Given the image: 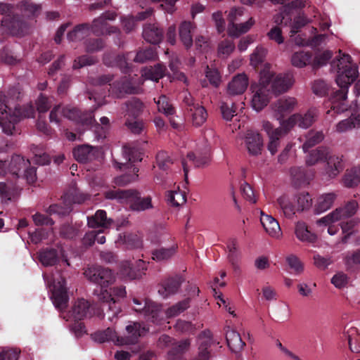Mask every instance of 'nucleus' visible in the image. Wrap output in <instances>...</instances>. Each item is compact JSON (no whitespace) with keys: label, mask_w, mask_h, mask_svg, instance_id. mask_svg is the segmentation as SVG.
<instances>
[{"label":"nucleus","mask_w":360,"mask_h":360,"mask_svg":"<svg viewBox=\"0 0 360 360\" xmlns=\"http://www.w3.org/2000/svg\"><path fill=\"white\" fill-rule=\"evenodd\" d=\"M154 101L157 104L159 111L165 115L169 116L175 113V108L169 102V99L165 95H161L158 98H155Z\"/></svg>","instance_id":"nucleus-46"},{"label":"nucleus","mask_w":360,"mask_h":360,"mask_svg":"<svg viewBox=\"0 0 360 360\" xmlns=\"http://www.w3.org/2000/svg\"><path fill=\"white\" fill-rule=\"evenodd\" d=\"M100 121L103 127L96 122V121L94 120V122L92 123V124L88 127L94 128V130L96 134V137L98 139L105 138V134L110 124V120L107 117H102L100 119Z\"/></svg>","instance_id":"nucleus-51"},{"label":"nucleus","mask_w":360,"mask_h":360,"mask_svg":"<svg viewBox=\"0 0 360 360\" xmlns=\"http://www.w3.org/2000/svg\"><path fill=\"white\" fill-rule=\"evenodd\" d=\"M277 203L287 218H292L298 212L293 198H290L289 196L283 195L277 199Z\"/></svg>","instance_id":"nucleus-35"},{"label":"nucleus","mask_w":360,"mask_h":360,"mask_svg":"<svg viewBox=\"0 0 360 360\" xmlns=\"http://www.w3.org/2000/svg\"><path fill=\"white\" fill-rule=\"evenodd\" d=\"M187 159L192 162L195 167H204L208 165L210 162V158L207 154L196 155L193 152H190L187 154Z\"/></svg>","instance_id":"nucleus-61"},{"label":"nucleus","mask_w":360,"mask_h":360,"mask_svg":"<svg viewBox=\"0 0 360 360\" xmlns=\"http://www.w3.org/2000/svg\"><path fill=\"white\" fill-rule=\"evenodd\" d=\"M146 270L147 265L142 259L125 260L120 264V273L122 276L131 280L141 278Z\"/></svg>","instance_id":"nucleus-16"},{"label":"nucleus","mask_w":360,"mask_h":360,"mask_svg":"<svg viewBox=\"0 0 360 360\" xmlns=\"http://www.w3.org/2000/svg\"><path fill=\"white\" fill-rule=\"evenodd\" d=\"M332 56L333 53L329 51H324L316 56L314 59L312 58V68L314 69H318L325 65L330 60Z\"/></svg>","instance_id":"nucleus-64"},{"label":"nucleus","mask_w":360,"mask_h":360,"mask_svg":"<svg viewBox=\"0 0 360 360\" xmlns=\"http://www.w3.org/2000/svg\"><path fill=\"white\" fill-rule=\"evenodd\" d=\"M317 115V110L316 108H311L304 115L295 114L288 120H283L282 125L283 127H289V131L295 125L307 129L314 122Z\"/></svg>","instance_id":"nucleus-15"},{"label":"nucleus","mask_w":360,"mask_h":360,"mask_svg":"<svg viewBox=\"0 0 360 360\" xmlns=\"http://www.w3.org/2000/svg\"><path fill=\"white\" fill-rule=\"evenodd\" d=\"M103 63L107 66H117L122 72L128 73L130 71V64L127 63V58L124 55H117L113 62H110L107 56L103 58Z\"/></svg>","instance_id":"nucleus-41"},{"label":"nucleus","mask_w":360,"mask_h":360,"mask_svg":"<svg viewBox=\"0 0 360 360\" xmlns=\"http://www.w3.org/2000/svg\"><path fill=\"white\" fill-rule=\"evenodd\" d=\"M13 6L8 4H0V13L4 15L1 20V26L12 34L22 32L25 27L22 18L15 15Z\"/></svg>","instance_id":"nucleus-10"},{"label":"nucleus","mask_w":360,"mask_h":360,"mask_svg":"<svg viewBox=\"0 0 360 360\" xmlns=\"http://www.w3.org/2000/svg\"><path fill=\"white\" fill-rule=\"evenodd\" d=\"M190 306V299L186 298L181 302H179L176 304L172 306L171 307L168 308L167 310V316L168 317H174L181 312L184 311L186 309H187Z\"/></svg>","instance_id":"nucleus-54"},{"label":"nucleus","mask_w":360,"mask_h":360,"mask_svg":"<svg viewBox=\"0 0 360 360\" xmlns=\"http://www.w3.org/2000/svg\"><path fill=\"white\" fill-rule=\"evenodd\" d=\"M176 252V248L172 246L169 248H160L153 251V259L158 262L163 261L170 258Z\"/></svg>","instance_id":"nucleus-58"},{"label":"nucleus","mask_w":360,"mask_h":360,"mask_svg":"<svg viewBox=\"0 0 360 360\" xmlns=\"http://www.w3.org/2000/svg\"><path fill=\"white\" fill-rule=\"evenodd\" d=\"M199 353L198 358L200 360H209L210 352L208 349L213 343L212 338L199 340Z\"/></svg>","instance_id":"nucleus-56"},{"label":"nucleus","mask_w":360,"mask_h":360,"mask_svg":"<svg viewBox=\"0 0 360 360\" xmlns=\"http://www.w3.org/2000/svg\"><path fill=\"white\" fill-rule=\"evenodd\" d=\"M267 50L262 46H257L250 56V63L255 68H257L265 59Z\"/></svg>","instance_id":"nucleus-57"},{"label":"nucleus","mask_w":360,"mask_h":360,"mask_svg":"<svg viewBox=\"0 0 360 360\" xmlns=\"http://www.w3.org/2000/svg\"><path fill=\"white\" fill-rule=\"evenodd\" d=\"M112 220L107 217V214L105 210H98L96 212L94 215L88 217L87 224L91 228H108Z\"/></svg>","instance_id":"nucleus-31"},{"label":"nucleus","mask_w":360,"mask_h":360,"mask_svg":"<svg viewBox=\"0 0 360 360\" xmlns=\"http://www.w3.org/2000/svg\"><path fill=\"white\" fill-rule=\"evenodd\" d=\"M260 221L266 233L271 237L278 238L281 235V229L278 221L271 215L261 212Z\"/></svg>","instance_id":"nucleus-25"},{"label":"nucleus","mask_w":360,"mask_h":360,"mask_svg":"<svg viewBox=\"0 0 360 360\" xmlns=\"http://www.w3.org/2000/svg\"><path fill=\"white\" fill-rule=\"evenodd\" d=\"M62 115L69 120L80 123L82 126L89 127L94 122V112H82L77 108H64L61 111Z\"/></svg>","instance_id":"nucleus-18"},{"label":"nucleus","mask_w":360,"mask_h":360,"mask_svg":"<svg viewBox=\"0 0 360 360\" xmlns=\"http://www.w3.org/2000/svg\"><path fill=\"white\" fill-rule=\"evenodd\" d=\"M39 259L45 266H53L58 261V250L53 248L46 249L40 252Z\"/></svg>","instance_id":"nucleus-44"},{"label":"nucleus","mask_w":360,"mask_h":360,"mask_svg":"<svg viewBox=\"0 0 360 360\" xmlns=\"http://www.w3.org/2000/svg\"><path fill=\"white\" fill-rule=\"evenodd\" d=\"M248 86V77L243 74H238L229 83L227 91L230 95H240L243 94Z\"/></svg>","instance_id":"nucleus-24"},{"label":"nucleus","mask_w":360,"mask_h":360,"mask_svg":"<svg viewBox=\"0 0 360 360\" xmlns=\"http://www.w3.org/2000/svg\"><path fill=\"white\" fill-rule=\"evenodd\" d=\"M263 129L269 138V142L267 146L268 150L271 155H274L281 146L282 137L289 131V127H283L281 121V127L274 129L273 125L269 122L266 121L263 122Z\"/></svg>","instance_id":"nucleus-14"},{"label":"nucleus","mask_w":360,"mask_h":360,"mask_svg":"<svg viewBox=\"0 0 360 360\" xmlns=\"http://www.w3.org/2000/svg\"><path fill=\"white\" fill-rule=\"evenodd\" d=\"M190 346L188 340H181L172 344V348L167 352L168 360H176L180 358L182 354L188 350Z\"/></svg>","instance_id":"nucleus-38"},{"label":"nucleus","mask_w":360,"mask_h":360,"mask_svg":"<svg viewBox=\"0 0 360 360\" xmlns=\"http://www.w3.org/2000/svg\"><path fill=\"white\" fill-rule=\"evenodd\" d=\"M344 184L346 187L352 188L360 183V167L347 169L344 176Z\"/></svg>","instance_id":"nucleus-42"},{"label":"nucleus","mask_w":360,"mask_h":360,"mask_svg":"<svg viewBox=\"0 0 360 360\" xmlns=\"http://www.w3.org/2000/svg\"><path fill=\"white\" fill-rule=\"evenodd\" d=\"M72 154L77 162L86 163L93 161L98 157L99 149L96 146L83 144L75 147L72 150Z\"/></svg>","instance_id":"nucleus-19"},{"label":"nucleus","mask_w":360,"mask_h":360,"mask_svg":"<svg viewBox=\"0 0 360 360\" xmlns=\"http://www.w3.org/2000/svg\"><path fill=\"white\" fill-rule=\"evenodd\" d=\"M336 195L333 193H325L321 195L316 205V211L318 213L323 212L331 207L335 200Z\"/></svg>","instance_id":"nucleus-40"},{"label":"nucleus","mask_w":360,"mask_h":360,"mask_svg":"<svg viewBox=\"0 0 360 360\" xmlns=\"http://www.w3.org/2000/svg\"><path fill=\"white\" fill-rule=\"evenodd\" d=\"M312 57L313 54L310 51H297L292 54L291 63L296 68H304L307 65H312Z\"/></svg>","instance_id":"nucleus-37"},{"label":"nucleus","mask_w":360,"mask_h":360,"mask_svg":"<svg viewBox=\"0 0 360 360\" xmlns=\"http://www.w3.org/2000/svg\"><path fill=\"white\" fill-rule=\"evenodd\" d=\"M347 338L350 350L354 353L360 352V335L356 328L347 331Z\"/></svg>","instance_id":"nucleus-52"},{"label":"nucleus","mask_w":360,"mask_h":360,"mask_svg":"<svg viewBox=\"0 0 360 360\" xmlns=\"http://www.w3.org/2000/svg\"><path fill=\"white\" fill-rule=\"evenodd\" d=\"M70 316L75 321H81L87 317L89 314V304L84 299H79L74 304L71 311L69 312Z\"/></svg>","instance_id":"nucleus-30"},{"label":"nucleus","mask_w":360,"mask_h":360,"mask_svg":"<svg viewBox=\"0 0 360 360\" xmlns=\"http://www.w3.org/2000/svg\"><path fill=\"white\" fill-rule=\"evenodd\" d=\"M156 164L160 169L167 171L173 164V160L167 152L160 151L156 155Z\"/></svg>","instance_id":"nucleus-53"},{"label":"nucleus","mask_w":360,"mask_h":360,"mask_svg":"<svg viewBox=\"0 0 360 360\" xmlns=\"http://www.w3.org/2000/svg\"><path fill=\"white\" fill-rule=\"evenodd\" d=\"M85 50L88 53H94L102 50L105 46V42L102 39H89L84 42Z\"/></svg>","instance_id":"nucleus-60"},{"label":"nucleus","mask_w":360,"mask_h":360,"mask_svg":"<svg viewBox=\"0 0 360 360\" xmlns=\"http://www.w3.org/2000/svg\"><path fill=\"white\" fill-rule=\"evenodd\" d=\"M292 79L288 74H278L274 76L270 71L269 65L260 72L259 86L252 98V106L257 110H262L267 105L271 94H280L285 92L292 86Z\"/></svg>","instance_id":"nucleus-2"},{"label":"nucleus","mask_w":360,"mask_h":360,"mask_svg":"<svg viewBox=\"0 0 360 360\" xmlns=\"http://www.w3.org/2000/svg\"><path fill=\"white\" fill-rule=\"evenodd\" d=\"M79 230L70 224H63L61 225L59 231L60 236L66 239H73L78 234Z\"/></svg>","instance_id":"nucleus-62"},{"label":"nucleus","mask_w":360,"mask_h":360,"mask_svg":"<svg viewBox=\"0 0 360 360\" xmlns=\"http://www.w3.org/2000/svg\"><path fill=\"white\" fill-rule=\"evenodd\" d=\"M195 28L194 23L190 21H184L179 25V39L186 49H190L193 45L192 32Z\"/></svg>","instance_id":"nucleus-28"},{"label":"nucleus","mask_w":360,"mask_h":360,"mask_svg":"<svg viewBox=\"0 0 360 360\" xmlns=\"http://www.w3.org/2000/svg\"><path fill=\"white\" fill-rule=\"evenodd\" d=\"M18 7L22 14L28 18L37 17L41 11V5L34 4L31 0L22 1L18 4Z\"/></svg>","instance_id":"nucleus-36"},{"label":"nucleus","mask_w":360,"mask_h":360,"mask_svg":"<svg viewBox=\"0 0 360 360\" xmlns=\"http://www.w3.org/2000/svg\"><path fill=\"white\" fill-rule=\"evenodd\" d=\"M184 281L183 277L179 275L169 277L162 282L159 288V294L164 298H167L169 295L176 293Z\"/></svg>","instance_id":"nucleus-21"},{"label":"nucleus","mask_w":360,"mask_h":360,"mask_svg":"<svg viewBox=\"0 0 360 360\" xmlns=\"http://www.w3.org/2000/svg\"><path fill=\"white\" fill-rule=\"evenodd\" d=\"M72 211L70 205H62L53 204L49 206L48 212L49 214H57L60 217L68 215Z\"/></svg>","instance_id":"nucleus-63"},{"label":"nucleus","mask_w":360,"mask_h":360,"mask_svg":"<svg viewBox=\"0 0 360 360\" xmlns=\"http://www.w3.org/2000/svg\"><path fill=\"white\" fill-rule=\"evenodd\" d=\"M352 129H360V114L352 113L336 125V131L339 133H345Z\"/></svg>","instance_id":"nucleus-34"},{"label":"nucleus","mask_w":360,"mask_h":360,"mask_svg":"<svg viewBox=\"0 0 360 360\" xmlns=\"http://www.w3.org/2000/svg\"><path fill=\"white\" fill-rule=\"evenodd\" d=\"M324 138L321 131H310L306 136V141L302 145V149L307 152L310 148L319 143Z\"/></svg>","instance_id":"nucleus-48"},{"label":"nucleus","mask_w":360,"mask_h":360,"mask_svg":"<svg viewBox=\"0 0 360 360\" xmlns=\"http://www.w3.org/2000/svg\"><path fill=\"white\" fill-rule=\"evenodd\" d=\"M84 274L89 281L100 286V292L115 281V276L112 271L100 266L87 267L84 270Z\"/></svg>","instance_id":"nucleus-11"},{"label":"nucleus","mask_w":360,"mask_h":360,"mask_svg":"<svg viewBox=\"0 0 360 360\" xmlns=\"http://www.w3.org/2000/svg\"><path fill=\"white\" fill-rule=\"evenodd\" d=\"M272 2L283 4V10L281 14L276 17L275 22L283 23V20L287 18V21H291L290 14L293 10L301 8L304 6V3L301 0H292L286 4L287 0H271Z\"/></svg>","instance_id":"nucleus-22"},{"label":"nucleus","mask_w":360,"mask_h":360,"mask_svg":"<svg viewBox=\"0 0 360 360\" xmlns=\"http://www.w3.org/2000/svg\"><path fill=\"white\" fill-rule=\"evenodd\" d=\"M296 237L302 242L314 243L317 240V236L312 233L303 221H298L295 226Z\"/></svg>","instance_id":"nucleus-33"},{"label":"nucleus","mask_w":360,"mask_h":360,"mask_svg":"<svg viewBox=\"0 0 360 360\" xmlns=\"http://www.w3.org/2000/svg\"><path fill=\"white\" fill-rule=\"evenodd\" d=\"M143 37L150 44H158L163 39V31L156 24H146L143 26Z\"/></svg>","instance_id":"nucleus-26"},{"label":"nucleus","mask_w":360,"mask_h":360,"mask_svg":"<svg viewBox=\"0 0 360 360\" xmlns=\"http://www.w3.org/2000/svg\"><path fill=\"white\" fill-rule=\"evenodd\" d=\"M157 58L155 49L148 47L137 52L134 60L136 63H143L148 60H155Z\"/></svg>","instance_id":"nucleus-50"},{"label":"nucleus","mask_w":360,"mask_h":360,"mask_svg":"<svg viewBox=\"0 0 360 360\" xmlns=\"http://www.w3.org/2000/svg\"><path fill=\"white\" fill-rule=\"evenodd\" d=\"M341 55V51H339ZM331 70L337 72L335 82L340 87L338 90L333 91L330 95V101L333 104L331 108L337 112L345 111L347 108L344 103L347 98L348 89L358 77V67L352 61V57L349 54H342L339 58L336 57L331 63Z\"/></svg>","instance_id":"nucleus-1"},{"label":"nucleus","mask_w":360,"mask_h":360,"mask_svg":"<svg viewBox=\"0 0 360 360\" xmlns=\"http://www.w3.org/2000/svg\"><path fill=\"white\" fill-rule=\"evenodd\" d=\"M226 340L229 349L234 353L240 352L245 345L240 335L229 326L226 328Z\"/></svg>","instance_id":"nucleus-27"},{"label":"nucleus","mask_w":360,"mask_h":360,"mask_svg":"<svg viewBox=\"0 0 360 360\" xmlns=\"http://www.w3.org/2000/svg\"><path fill=\"white\" fill-rule=\"evenodd\" d=\"M30 165L28 160H25L19 155H13L10 160H0V176H4L9 173L13 176L20 177L22 169Z\"/></svg>","instance_id":"nucleus-12"},{"label":"nucleus","mask_w":360,"mask_h":360,"mask_svg":"<svg viewBox=\"0 0 360 360\" xmlns=\"http://www.w3.org/2000/svg\"><path fill=\"white\" fill-rule=\"evenodd\" d=\"M358 208L356 200L349 201L344 207L337 208L335 210L317 221L319 224L328 225L332 222L353 216Z\"/></svg>","instance_id":"nucleus-13"},{"label":"nucleus","mask_w":360,"mask_h":360,"mask_svg":"<svg viewBox=\"0 0 360 360\" xmlns=\"http://www.w3.org/2000/svg\"><path fill=\"white\" fill-rule=\"evenodd\" d=\"M51 299L56 308L62 311L67 308L69 300L66 282L62 278L53 285Z\"/></svg>","instance_id":"nucleus-17"},{"label":"nucleus","mask_w":360,"mask_h":360,"mask_svg":"<svg viewBox=\"0 0 360 360\" xmlns=\"http://www.w3.org/2000/svg\"><path fill=\"white\" fill-rule=\"evenodd\" d=\"M108 22L103 18H95L91 25V30L96 36L104 35L107 33Z\"/></svg>","instance_id":"nucleus-55"},{"label":"nucleus","mask_w":360,"mask_h":360,"mask_svg":"<svg viewBox=\"0 0 360 360\" xmlns=\"http://www.w3.org/2000/svg\"><path fill=\"white\" fill-rule=\"evenodd\" d=\"M148 331V328L139 322H131L126 326V334L124 336H118L116 332L111 328L100 330L92 335V338L99 343L113 342L117 345H135L139 338Z\"/></svg>","instance_id":"nucleus-3"},{"label":"nucleus","mask_w":360,"mask_h":360,"mask_svg":"<svg viewBox=\"0 0 360 360\" xmlns=\"http://www.w3.org/2000/svg\"><path fill=\"white\" fill-rule=\"evenodd\" d=\"M104 197L108 200H116L120 203L127 204L134 211H144L153 207L151 198H141L136 190L110 189L104 193Z\"/></svg>","instance_id":"nucleus-4"},{"label":"nucleus","mask_w":360,"mask_h":360,"mask_svg":"<svg viewBox=\"0 0 360 360\" xmlns=\"http://www.w3.org/2000/svg\"><path fill=\"white\" fill-rule=\"evenodd\" d=\"M297 104L295 98H282L273 104V108L276 113L277 119L281 120L283 117L291 112Z\"/></svg>","instance_id":"nucleus-23"},{"label":"nucleus","mask_w":360,"mask_h":360,"mask_svg":"<svg viewBox=\"0 0 360 360\" xmlns=\"http://www.w3.org/2000/svg\"><path fill=\"white\" fill-rule=\"evenodd\" d=\"M245 143L250 155L256 156L262 153L263 139L258 132L248 130L245 135Z\"/></svg>","instance_id":"nucleus-20"},{"label":"nucleus","mask_w":360,"mask_h":360,"mask_svg":"<svg viewBox=\"0 0 360 360\" xmlns=\"http://www.w3.org/2000/svg\"><path fill=\"white\" fill-rule=\"evenodd\" d=\"M290 174L292 176L294 184L296 186H301L302 184L309 183V178L308 177L305 169L302 167L291 168Z\"/></svg>","instance_id":"nucleus-49"},{"label":"nucleus","mask_w":360,"mask_h":360,"mask_svg":"<svg viewBox=\"0 0 360 360\" xmlns=\"http://www.w3.org/2000/svg\"><path fill=\"white\" fill-rule=\"evenodd\" d=\"M244 14L243 7L232 8L228 13L227 20L229 22L227 32L228 34L234 38L248 32L255 24V20L250 18L247 21L242 22V18Z\"/></svg>","instance_id":"nucleus-7"},{"label":"nucleus","mask_w":360,"mask_h":360,"mask_svg":"<svg viewBox=\"0 0 360 360\" xmlns=\"http://www.w3.org/2000/svg\"><path fill=\"white\" fill-rule=\"evenodd\" d=\"M166 68L161 65L157 64L153 67L145 68L143 69L142 76H144L146 79L158 82L160 79L163 77Z\"/></svg>","instance_id":"nucleus-39"},{"label":"nucleus","mask_w":360,"mask_h":360,"mask_svg":"<svg viewBox=\"0 0 360 360\" xmlns=\"http://www.w3.org/2000/svg\"><path fill=\"white\" fill-rule=\"evenodd\" d=\"M97 58L94 56L83 55L74 60L72 68L80 69L84 66L92 65L97 63Z\"/></svg>","instance_id":"nucleus-59"},{"label":"nucleus","mask_w":360,"mask_h":360,"mask_svg":"<svg viewBox=\"0 0 360 360\" xmlns=\"http://www.w3.org/2000/svg\"><path fill=\"white\" fill-rule=\"evenodd\" d=\"M185 110L193 126L195 127H201L207 120L208 113L205 108L198 102L190 93L186 94L183 99Z\"/></svg>","instance_id":"nucleus-9"},{"label":"nucleus","mask_w":360,"mask_h":360,"mask_svg":"<svg viewBox=\"0 0 360 360\" xmlns=\"http://www.w3.org/2000/svg\"><path fill=\"white\" fill-rule=\"evenodd\" d=\"M160 309V304L148 300L143 314L148 320L154 323L159 319Z\"/></svg>","instance_id":"nucleus-45"},{"label":"nucleus","mask_w":360,"mask_h":360,"mask_svg":"<svg viewBox=\"0 0 360 360\" xmlns=\"http://www.w3.org/2000/svg\"><path fill=\"white\" fill-rule=\"evenodd\" d=\"M143 107L144 105L140 99L131 98L124 103L122 109L124 110V115L127 116V118L136 120L141 115Z\"/></svg>","instance_id":"nucleus-29"},{"label":"nucleus","mask_w":360,"mask_h":360,"mask_svg":"<svg viewBox=\"0 0 360 360\" xmlns=\"http://www.w3.org/2000/svg\"><path fill=\"white\" fill-rule=\"evenodd\" d=\"M359 223V221L355 219L341 223L340 226L342 233L344 234V236L342 238V242L343 243H347L350 236L358 231L357 226Z\"/></svg>","instance_id":"nucleus-43"},{"label":"nucleus","mask_w":360,"mask_h":360,"mask_svg":"<svg viewBox=\"0 0 360 360\" xmlns=\"http://www.w3.org/2000/svg\"><path fill=\"white\" fill-rule=\"evenodd\" d=\"M298 212L309 209L312 205V198L308 193H302L293 197Z\"/></svg>","instance_id":"nucleus-47"},{"label":"nucleus","mask_w":360,"mask_h":360,"mask_svg":"<svg viewBox=\"0 0 360 360\" xmlns=\"http://www.w3.org/2000/svg\"><path fill=\"white\" fill-rule=\"evenodd\" d=\"M323 161H326V172L331 178L336 176L343 169L342 156L330 155L329 149L326 147L319 146L311 150L306 158L308 166Z\"/></svg>","instance_id":"nucleus-5"},{"label":"nucleus","mask_w":360,"mask_h":360,"mask_svg":"<svg viewBox=\"0 0 360 360\" xmlns=\"http://www.w3.org/2000/svg\"><path fill=\"white\" fill-rule=\"evenodd\" d=\"M110 292L105 289L98 295V300L101 302V309L110 321H113L121 312L120 299L125 297V287L119 286L110 289Z\"/></svg>","instance_id":"nucleus-6"},{"label":"nucleus","mask_w":360,"mask_h":360,"mask_svg":"<svg viewBox=\"0 0 360 360\" xmlns=\"http://www.w3.org/2000/svg\"><path fill=\"white\" fill-rule=\"evenodd\" d=\"M91 32V25L82 23L76 25L74 29L68 33V39L70 41H82L90 35Z\"/></svg>","instance_id":"nucleus-32"},{"label":"nucleus","mask_w":360,"mask_h":360,"mask_svg":"<svg viewBox=\"0 0 360 360\" xmlns=\"http://www.w3.org/2000/svg\"><path fill=\"white\" fill-rule=\"evenodd\" d=\"M144 79L142 77L124 76L110 85L112 92L120 98L124 94H139L143 91L141 86Z\"/></svg>","instance_id":"nucleus-8"}]
</instances>
